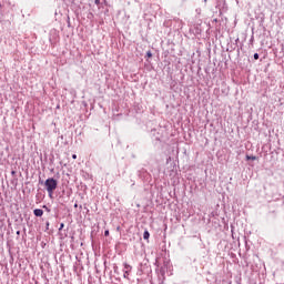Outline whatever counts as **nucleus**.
I'll return each instance as SVG.
<instances>
[{"label":"nucleus","instance_id":"1","mask_svg":"<svg viewBox=\"0 0 284 284\" xmlns=\"http://www.w3.org/2000/svg\"><path fill=\"white\" fill-rule=\"evenodd\" d=\"M44 185L47 187V192L49 194V196H52V194L54 193V190H57V180H54L53 178L47 179L44 182Z\"/></svg>","mask_w":284,"mask_h":284},{"label":"nucleus","instance_id":"2","mask_svg":"<svg viewBox=\"0 0 284 284\" xmlns=\"http://www.w3.org/2000/svg\"><path fill=\"white\" fill-rule=\"evenodd\" d=\"M33 214H34V216H43V210H41V209H36V210L33 211Z\"/></svg>","mask_w":284,"mask_h":284},{"label":"nucleus","instance_id":"3","mask_svg":"<svg viewBox=\"0 0 284 284\" xmlns=\"http://www.w3.org/2000/svg\"><path fill=\"white\" fill-rule=\"evenodd\" d=\"M143 239H144V241H148L150 239V232L149 231H144Z\"/></svg>","mask_w":284,"mask_h":284},{"label":"nucleus","instance_id":"4","mask_svg":"<svg viewBox=\"0 0 284 284\" xmlns=\"http://www.w3.org/2000/svg\"><path fill=\"white\" fill-rule=\"evenodd\" d=\"M246 161H256V156H254V155H246Z\"/></svg>","mask_w":284,"mask_h":284},{"label":"nucleus","instance_id":"5","mask_svg":"<svg viewBox=\"0 0 284 284\" xmlns=\"http://www.w3.org/2000/svg\"><path fill=\"white\" fill-rule=\"evenodd\" d=\"M146 57H148V59H152V51H148Z\"/></svg>","mask_w":284,"mask_h":284},{"label":"nucleus","instance_id":"6","mask_svg":"<svg viewBox=\"0 0 284 284\" xmlns=\"http://www.w3.org/2000/svg\"><path fill=\"white\" fill-rule=\"evenodd\" d=\"M104 236H110V231H104Z\"/></svg>","mask_w":284,"mask_h":284},{"label":"nucleus","instance_id":"7","mask_svg":"<svg viewBox=\"0 0 284 284\" xmlns=\"http://www.w3.org/2000/svg\"><path fill=\"white\" fill-rule=\"evenodd\" d=\"M94 3L95 6H99L101 3V0H95Z\"/></svg>","mask_w":284,"mask_h":284},{"label":"nucleus","instance_id":"8","mask_svg":"<svg viewBox=\"0 0 284 284\" xmlns=\"http://www.w3.org/2000/svg\"><path fill=\"white\" fill-rule=\"evenodd\" d=\"M254 59H255V61H257V59H258V53H254Z\"/></svg>","mask_w":284,"mask_h":284},{"label":"nucleus","instance_id":"9","mask_svg":"<svg viewBox=\"0 0 284 284\" xmlns=\"http://www.w3.org/2000/svg\"><path fill=\"white\" fill-rule=\"evenodd\" d=\"M72 159H77V154H73V155H72Z\"/></svg>","mask_w":284,"mask_h":284},{"label":"nucleus","instance_id":"10","mask_svg":"<svg viewBox=\"0 0 284 284\" xmlns=\"http://www.w3.org/2000/svg\"><path fill=\"white\" fill-rule=\"evenodd\" d=\"M63 227V224H61V229Z\"/></svg>","mask_w":284,"mask_h":284}]
</instances>
